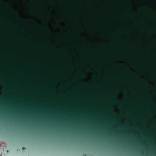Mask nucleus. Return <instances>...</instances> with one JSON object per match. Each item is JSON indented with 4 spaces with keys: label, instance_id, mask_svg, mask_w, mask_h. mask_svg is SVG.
<instances>
[{
    "label": "nucleus",
    "instance_id": "obj_1",
    "mask_svg": "<svg viewBox=\"0 0 156 156\" xmlns=\"http://www.w3.org/2000/svg\"><path fill=\"white\" fill-rule=\"evenodd\" d=\"M25 149V148H24V147H23V149Z\"/></svg>",
    "mask_w": 156,
    "mask_h": 156
}]
</instances>
